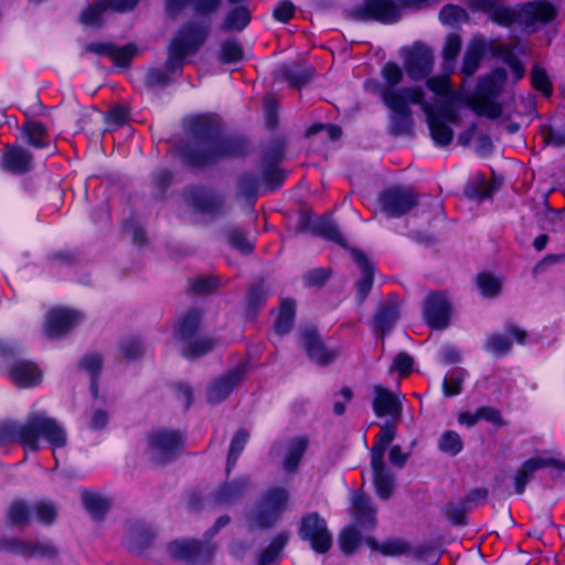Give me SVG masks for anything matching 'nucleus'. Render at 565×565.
I'll use <instances>...</instances> for the list:
<instances>
[{"instance_id": "19", "label": "nucleus", "mask_w": 565, "mask_h": 565, "mask_svg": "<svg viewBox=\"0 0 565 565\" xmlns=\"http://www.w3.org/2000/svg\"><path fill=\"white\" fill-rule=\"evenodd\" d=\"M450 301L444 294H430L424 305V318L433 329H445L450 319Z\"/></svg>"}, {"instance_id": "21", "label": "nucleus", "mask_w": 565, "mask_h": 565, "mask_svg": "<svg viewBox=\"0 0 565 565\" xmlns=\"http://www.w3.org/2000/svg\"><path fill=\"white\" fill-rule=\"evenodd\" d=\"M546 467H557L565 470V463L546 457H533L522 463L514 476V487L518 494H522L534 473Z\"/></svg>"}, {"instance_id": "20", "label": "nucleus", "mask_w": 565, "mask_h": 565, "mask_svg": "<svg viewBox=\"0 0 565 565\" xmlns=\"http://www.w3.org/2000/svg\"><path fill=\"white\" fill-rule=\"evenodd\" d=\"M385 106L390 109V131L394 135H405L412 129V110L409 105L413 104L409 98L394 99L386 95Z\"/></svg>"}, {"instance_id": "32", "label": "nucleus", "mask_w": 565, "mask_h": 565, "mask_svg": "<svg viewBox=\"0 0 565 565\" xmlns=\"http://www.w3.org/2000/svg\"><path fill=\"white\" fill-rule=\"evenodd\" d=\"M10 550L14 553L22 554L25 556L49 557L55 553L54 546L49 542H14L10 546Z\"/></svg>"}, {"instance_id": "39", "label": "nucleus", "mask_w": 565, "mask_h": 565, "mask_svg": "<svg viewBox=\"0 0 565 565\" xmlns=\"http://www.w3.org/2000/svg\"><path fill=\"white\" fill-rule=\"evenodd\" d=\"M462 447L460 435L454 430L443 433L438 441V449L449 456H456L462 450Z\"/></svg>"}, {"instance_id": "25", "label": "nucleus", "mask_w": 565, "mask_h": 565, "mask_svg": "<svg viewBox=\"0 0 565 565\" xmlns=\"http://www.w3.org/2000/svg\"><path fill=\"white\" fill-rule=\"evenodd\" d=\"M487 49V41L481 35H473L471 38L467 45L461 65V72L466 76H471L477 72Z\"/></svg>"}, {"instance_id": "57", "label": "nucleus", "mask_w": 565, "mask_h": 565, "mask_svg": "<svg viewBox=\"0 0 565 565\" xmlns=\"http://www.w3.org/2000/svg\"><path fill=\"white\" fill-rule=\"evenodd\" d=\"M393 367L402 375L407 374L413 367V359L406 353H399L394 359Z\"/></svg>"}, {"instance_id": "10", "label": "nucleus", "mask_w": 565, "mask_h": 565, "mask_svg": "<svg viewBox=\"0 0 565 565\" xmlns=\"http://www.w3.org/2000/svg\"><path fill=\"white\" fill-rule=\"evenodd\" d=\"M289 493L285 488H269L260 497L257 505L248 515V523L254 529L273 526L287 510Z\"/></svg>"}, {"instance_id": "45", "label": "nucleus", "mask_w": 565, "mask_h": 565, "mask_svg": "<svg viewBox=\"0 0 565 565\" xmlns=\"http://www.w3.org/2000/svg\"><path fill=\"white\" fill-rule=\"evenodd\" d=\"M218 56L223 63H235L242 60L243 49L237 41L227 40L221 44Z\"/></svg>"}, {"instance_id": "60", "label": "nucleus", "mask_w": 565, "mask_h": 565, "mask_svg": "<svg viewBox=\"0 0 565 565\" xmlns=\"http://www.w3.org/2000/svg\"><path fill=\"white\" fill-rule=\"evenodd\" d=\"M108 423V414L100 408H95L89 418V427L92 429H102Z\"/></svg>"}, {"instance_id": "1", "label": "nucleus", "mask_w": 565, "mask_h": 565, "mask_svg": "<svg viewBox=\"0 0 565 565\" xmlns=\"http://www.w3.org/2000/svg\"><path fill=\"white\" fill-rule=\"evenodd\" d=\"M507 77L503 68H495L479 81L476 92L467 95L462 90L454 89L448 75L430 76L426 79V87L434 96L427 99L420 87L398 88L403 70L398 64L388 62L381 70L382 82H367V86L374 85L373 89L381 96L383 103L386 95H390L394 99L409 98L412 103L419 105L426 116L433 141L439 147H446L454 138L450 125H458L460 120L458 104H463L477 115L491 119L502 115V107L495 98L501 93Z\"/></svg>"}, {"instance_id": "37", "label": "nucleus", "mask_w": 565, "mask_h": 565, "mask_svg": "<svg viewBox=\"0 0 565 565\" xmlns=\"http://www.w3.org/2000/svg\"><path fill=\"white\" fill-rule=\"evenodd\" d=\"M24 136L28 143L35 148H45L50 143L44 125L38 121H30L24 126Z\"/></svg>"}, {"instance_id": "24", "label": "nucleus", "mask_w": 565, "mask_h": 565, "mask_svg": "<svg viewBox=\"0 0 565 565\" xmlns=\"http://www.w3.org/2000/svg\"><path fill=\"white\" fill-rule=\"evenodd\" d=\"M373 398V411L377 417H398L402 412L398 395L390 392L382 385H375Z\"/></svg>"}, {"instance_id": "2", "label": "nucleus", "mask_w": 565, "mask_h": 565, "mask_svg": "<svg viewBox=\"0 0 565 565\" xmlns=\"http://www.w3.org/2000/svg\"><path fill=\"white\" fill-rule=\"evenodd\" d=\"M43 438L54 450L66 445L64 427L44 413L32 415L24 424L10 423L0 427V441H18L26 450L38 451Z\"/></svg>"}, {"instance_id": "6", "label": "nucleus", "mask_w": 565, "mask_h": 565, "mask_svg": "<svg viewBox=\"0 0 565 565\" xmlns=\"http://www.w3.org/2000/svg\"><path fill=\"white\" fill-rule=\"evenodd\" d=\"M230 523L227 515L220 516L214 525L204 533V540L180 539L168 544L169 555L193 565H205L215 553L216 546L211 542L214 535Z\"/></svg>"}, {"instance_id": "54", "label": "nucleus", "mask_w": 565, "mask_h": 565, "mask_svg": "<svg viewBox=\"0 0 565 565\" xmlns=\"http://www.w3.org/2000/svg\"><path fill=\"white\" fill-rule=\"evenodd\" d=\"M296 12V8L292 2H278L273 9V17L275 20L281 23H287Z\"/></svg>"}, {"instance_id": "53", "label": "nucleus", "mask_w": 565, "mask_h": 565, "mask_svg": "<svg viewBox=\"0 0 565 565\" xmlns=\"http://www.w3.org/2000/svg\"><path fill=\"white\" fill-rule=\"evenodd\" d=\"M445 513L451 523L459 525L465 523L466 507L465 503H449L445 508Z\"/></svg>"}, {"instance_id": "56", "label": "nucleus", "mask_w": 565, "mask_h": 565, "mask_svg": "<svg viewBox=\"0 0 565 565\" xmlns=\"http://www.w3.org/2000/svg\"><path fill=\"white\" fill-rule=\"evenodd\" d=\"M231 245L243 252L248 253L252 249L250 243L247 241V238L244 236V234L239 231H234L228 236Z\"/></svg>"}, {"instance_id": "33", "label": "nucleus", "mask_w": 565, "mask_h": 565, "mask_svg": "<svg viewBox=\"0 0 565 565\" xmlns=\"http://www.w3.org/2000/svg\"><path fill=\"white\" fill-rule=\"evenodd\" d=\"M249 21V10L243 6H237L226 13L222 29L230 32L242 31Z\"/></svg>"}, {"instance_id": "22", "label": "nucleus", "mask_w": 565, "mask_h": 565, "mask_svg": "<svg viewBox=\"0 0 565 565\" xmlns=\"http://www.w3.org/2000/svg\"><path fill=\"white\" fill-rule=\"evenodd\" d=\"M299 342L309 359L316 363L327 364L337 355V351L326 347L313 329L303 330L300 333Z\"/></svg>"}, {"instance_id": "35", "label": "nucleus", "mask_w": 565, "mask_h": 565, "mask_svg": "<svg viewBox=\"0 0 565 565\" xmlns=\"http://www.w3.org/2000/svg\"><path fill=\"white\" fill-rule=\"evenodd\" d=\"M294 318L295 302L290 299L282 300L274 327L275 332L280 335L288 333L292 328Z\"/></svg>"}, {"instance_id": "7", "label": "nucleus", "mask_w": 565, "mask_h": 565, "mask_svg": "<svg viewBox=\"0 0 565 565\" xmlns=\"http://www.w3.org/2000/svg\"><path fill=\"white\" fill-rule=\"evenodd\" d=\"M424 2H351L345 10L355 21L397 22L403 17L423 9Z\"/></svg>"}, {"instance_id": "40", "label": "nucleus", "mask_w": 565, "mask_h": 565, "mask_svg": "<svg viewBox=\"0 0 565 565\" xmlns=\"http://www.w3.org/2000/svg\"><path fill=\"white\" fill-rule=\"evenodd\" d=\"M289 541V534L287 532H281L277 534L270 542L269 546L265 548L260 554V564H268L274 562L282 548Z\"/></svg>"}, {"instance_id": "46", "label": "nucleus", "mask_w": 565, "mask_h": 565, "mask_svg": "<svg viewBox=\"0 0 565 565\" xmlns=\"http://www.w3.org/2000/svg\"><path fill=\"white\" fill-rule=\"evenodd\" d=\"M361 542L360 533L352 526L344 529L339 537V545L344 554H352Z\"/></svg>"}, {"instance_id": "44", "label": "nucleus", "mask_w": 565, "mask_h": 565, "mask_svg": "<svg viewBox=\"0 0 565 565\" xmlns=\"http://www.w3.org/2000/svg\"><path fill=\"white\" fill-rule=\"evenodd\" d=\"M248 440V434L244 429H239L233 437L227 456L226 470L230 472L235 466L241 452Z\"/></svg>"}, {"instance_id": "34", "label": "nucleus", "mask_w": 565, "mask_h": 565, "mask_svg": "<svg viewBox=\"0 0 565 565\" xmlns=\"http://www.w3.org/2000/svg\"><path fill=\"white\" fill-rule=\"evenodd\" d=\"M461 50V39L458 34H449L446 38L443 47V70L446 73H451L456 65V60Z\"/></svg>"}, {"instance_id": "4", "label": "nucleus", "mask_w": 565, "mask_h": 565, "mask_svg": "<svg viewBox=\"0 0 565 565\" xmlns=\"http://www.w3.org/2000/svg\"><path fill=\"white\" fill-rule=\"evenodd\" d=\"M473 10L487 11L498 24L518 25L525 31H534L536 23H544L555 17L552 2H525L519 12L504 7L502 2H472Z\"/></svg>"}, {"instance_id": "31", "label": "nucleus", "mask_w": 565, "mask_h": 565, "mask_svg": "<svg viewBox=\"0 0 565 565\" xmlns=\"http://www.w3.org/2000/svg\"><path fill=\"white\" fill-rule=\"evenodd\" d=\"M352 256L362 270V278L358 281L356 286L361 299H364L373 285V267L363 253L354 249L352 250Z\"/></svg>"}, {"instance_id": "61", "label": "nucleus", "mask_w": 565, "mask_h": 565, "mask_svg": "<svg viewBox=\"0 0 565 565\" xmlns=\"http://www.w3.org/2000/svg\"><path fill=\"white\" fill-rule=\"evenodd\" d=\"M139 540H142L145 542H148L150 540L149 533L142 527H136L131 532L127 544L131 550L139 551L140 550L139 544H138Z\"/></svg>"}, {"instance_id": "59", "label": "nucleus", "mask_w": 565, "mask_h": 565, "mask_svg": "<svg viewBox=\"0 0 565 565\" xmlns=\"http://www.w3.org/2000/svg\"><path fill=\"white\" fill-rule=\"evenodd\" d=\"M324 131L331 140H337L341 136V129L335 125H315L309 128L308 134L313 135Z\"/></svg>"}, {"instance_id": "51", "label": "nucleus", "mask_w": 565, "mask_h": 565, "mask_svg": "<svg viewBox=\"0 0 565 565\" xmlns=\"http://www.w3.org/2000/svg\"><path fill=\"white\" fill-rule=\"evenodd\" d=\"M35 518L42 523H51L56 516L55 507L47 501H39L32 509Z\"/></svg>"}, {"instance_id": "5", "label": "nucleus", "mask_w": 565, "mask_h": 565, "mask_svg": "<svg viewBox=\"0 0 565 565\" xmlns=\"http://www.w3.org/2000/svg\"><path fill=\"white\" fill-rule=\"evenodd\" d=\"M192 129L200 139L198 149H185L183 159L191 166H202L216 160L222 156L232 154L228 142L214 136L212 119L207 116H199L192 119Z\"/></svg>"}, {"instance_id": "49", "label": "nucleus", "mask_w": 565, "mask_h": 565, "mask_svg": "<svg viewBox=\"0 0 565 565\" xmlns=\"http://www.w3.org/2000/svg\"><path fill=\"white\" fill-rule=\"evenodd\" d=\"M398 318V309L397 307H387L381 309L375 317V326L382 332H385L391 329L394 322Z\"/></svg>"}, {"instance_id": "8", "label": "nucleus", "mask_w": 565, "mask_h": 565, "mask_svg": "<svg viewBox=\"0 0 565 565\" xmlns=\"http://www.w3.org/2000/svg\"><path fill=\"white\" fill-rule=\"evenodd\" d=\"M200 321V312L191 310L180 320L174 331L180 350L188 359L200 358L212 351L217 344L214 338L198 334Z\"/></svg>"}, {"instance_id": "26", "label": "nucleus", "mask_w": 565, "mask_h": 565, "mask_svg": "<svg viewBox=\"0 0 565 565\" xmlns=\"http://www.w3.org/2000/svg\"><path fill=\"white\" fill-rule=\"evenodd\" d=\"M525 331L519 328H511L507 334H492L488 337L484 348L488 352L494 355H503L509 352L511 348V338L518 343H522L525 339Z\"/></svg>"}, {"instance_id": "63", "label": "nucleus", "mask_w": 565, "mask_h": 565, "mask_svg": "<svg viewBox=\"0 0 565 565\" xmlns=\"http://www.w3.org/2000/svg\"><path fill=\"white\" fill-rule=\"evenodd\" d=\"M479 417L480 419H484L495 425L501 424L500 413L491 407H480L479 408Z\"/></svg>"}, {"instance_id": "16", "label": "nucleus", "mask_w": 565, "mask_h": 565, "mask_svg": "<svg viewBox=\"0 0 565 565\" xmlns=\"http://www.w3.org/2000/svg\"><path fill=\"white\" fill-rule=\"evenodd\" d=\"M434 67V54L430 49L415 44L404 52V68L407 75L419 81L427 77Z\"/></svg>"}, {"instance_id": "17", "label": "nucleus", "mask_w": 565, "mask_h": 565, "mask_svg": "<svg viewBox=\"0 0 565 565\" xmlns=\"http://www.w3.org/2000/svg\"><path fill=\"white\" fill-rule=\"evenodd\" d=\"M135 4L136 2H93L82 12L79 21L86 28H98L113 13L132 11Z\"/></svg>"}, {"instance_id": "9", "label": "nucleus", "mask_w": 565, "mask_h": 565, "mask_svg": "<svg viewBox=\"0 0 565 565\" xmlns=\"http://www.w3.org/2000/svg\"><path fill=\"white\" fill-rule=\"evenodd\" d=\"M394 438V426L391 424H384L381 427V430L376 436L375 444L372 448L371 466L373 471V483L376 494L383 500L390 498L394 487L393 476L384 467L383 463L386 448Z\"/></svg>"}, {"instance_id": "41", "label": "nucleus", "mask_w": 565, "mask_h": 565, "mask_svg": "<svg viewBox=\"0 0 565 565\" xmlns=\"http://www.w3.org/2000/svg\"><path fill=\"white\" fill-rule=\"evenodd\" d=\"M439 19L443 24L456 26L468 20L466 11L457 4L448 3L439 12Z\"/></svg>"}, {"instance_id": "64", "label": "nucleus", "mask_w": 565, "mask_h": 565, "mask_svg": "<svg viewBox=\"0 0 565 565\" xmlns=\"http://www.w3.org/2000/svg\"><path fill=\"white\" fill-rule=\"evenodd\" d=\"M340 396L342 397V401H335L333 406L337 415H342L344 413L345 403L351 401L353 394L349 387H343L340 392Z\"/></svg>"}, {"instance_id": "58", "label": "nucleus", "mask_w": 565, "mask_h": 565, "mask_svg": "<svg viewBox=\"0 0 565 565\" xmlns=\"http://www.w3.org/2000/svg\"><path fill=\"white\" fill-rule=\"evenodd\" d=\"M265 119L269 128H274L277 122V105L273 97L265 100Z\"/></svg>"}, {"instance_id": "36", "label": "nucleus", "mask_w": 565, "mask_h": 565, "mask_svg": "<svg viewBox=\"0 0 565 565\" xmlns=\"http://www.w3.org/2000/svg\"><path fill=\"white\" fill-rule=\"evenodd\" d=\"M249 481L242 478L236 481L225 483L216 493L215 500L220 503H231L238 499L247 489Z\"/></svg>"}, {"instance_id": "15", "label": "nucleus", "mask_w": 565, "mask_h": 565, "mask_svg": "<svg viewBox=\"0 0 565 565\" xmlns=\"http://www.w3.org/2000/svg\"><path fill=\"white\" fill-rule=\"evenodd\" d=\"M82 313L71 308H53L45 318L44 333L50 339H58L82 321Z\"/></svg>"}, {"instance_id": "12", "label": "nucleus", "mask_w": 565, "mask_h": 565, "mask_svg": "<svg viewBox=\"0 0 565 565\" xmlns=\"http://www.w3.org/2000/svg\"><path fill=\"white\" fill-rule=\"evenodd\" d=\"M183 437L179 431L170 429L153 430L148 436V452L156 462L171 459L182 447Z\"/></svg>"}, {"instance_id": "50", "label": "nucleus", "mask_w": 565, "mask_h": 565, "mask_svg": "<svg viewBox=\"0 0 565 565\" xmlns=\"http://www.w3.org/2000/svg\"><path fill=\"white\" fill-rule=\"evenodd\" d=\"M8 518L12 524L22 525L30 519V509L23 502H14L9 508Z\"/></svg>"}, {"instance_id": "3", "label": "nucleus", "mask_w": 565, "mask_h": 565, "mask_svg": "<svg viewBox=\"0 0 565 565\" xmlns=\"http://www.w3.org/2000/svg\"><path fill=\"white\" fill-rule=\"evenodd\" d=\"M216 3L195 2V20L185 24L170 43L169 55L166 62L168 72L180 70L184 64L185 57L195 53L205 42L211 24L206 15L215 11Z\"/></svg>"}, {"instance_id": "38", "label": "nucleus", "mask_w": 565, "mask_h": 565, "mask_svg": "<svg viewBox=\"0 0 565 565\" xmlns=\"http://www.w3.org/2000/svg\"><path fill=\"white\" fill-rule=\"evenodd\" d=\"M83 503L88 513L94 518H100L108 509V500L96 492H83Z\"/></svg>"}, {"instance_id": "47", "label": "nucleus", "mask_w": 565, "mask_h": 565, "mask_svg": "<svg viewBox=\"0 0 565 565\" xmlns=\"http://www.w3.org/2000/svg\"><path fill=\"white\" fill-rule=\"evenodd\" d=\"M465 373L461 370H454L449 372L443 382V391L445 396L458 395L461 391Z\"/></svg>"}, {"instance_id": "29", "label": "nucleus", "mask_w": 565, "mask_h": 565, "mask_svg": "<svg viewBox=\"0 0 565 565\" xmlns=\"http://www.w3.org/2000/svg\"><path fill=\"white\" fill-rule=\"evenodd\" d=\"M307 447L308 439L305 436H297L287 443L286 452L282 460V468L286 472L290 473L297 469L301 457L307 450Z\"/></svg>"}, {"instance_id": "11", "label": "nucleus", "mask_w": 565, "mask_h": 565, "mask_svg": "<svg viewBox=\"0 0 565 565\" xmlns=\"http://www.w3.org/2000/svg\"><path fill=\"white\" fill-rule=\"evenodd\" d=\"M0 360L2 371L17 385L29 387L41 382L42 373L39 366L30 360L20 358L18 352L7 344H0Z\"/></svg>"}, {"instance_id": "43", "label": "nucleus", "mask_w": 565, "mask_h": 565, "mask_svg": "<svg viewBox=\"0 0 565 565\" xmlns=\"http://www.w3.org/2000/svg\"><path fill=\"white\" fill-rule=\"evenodd\" d=\"M477 286L483 297H494L499 294L502 282L492 274L481 273L477 276Z\"/></svg>"}, {"instance_id": "23", "label": "nucleus", "mask_w": 565, "mask_h": 565, "mask_svg": "<svg viewBox=\"0 0 565 565\" xmlns=\"http://www.w3.org/2000/svg\"><path fill=\"white\" fill-rule=\"evenodd\" d=\"M244 375L243 367H237L220 379L215 380L207 387L206 397L211 404H217L226 398L231 392L241 383Z\"/></svg>"}, {"instance_id": "30", "label": "nucleus", "mask_w": 565, "mask_h": 565, "mask_svg": "<svg viewBox=\"0 0 565 565\" xmlns=\"http://www.w3.org/2000/svg\"><path fill=\"white\" fill-rule=\"evenodd\" d=\"M351 510L354 520L363 525H374L375 522V510L372 507L370 500L364 494L356 492L352 495Z\"/></svg>"}, {"instance_id": "62", "label": "nucleus", "mask_w": 565, "mask_h": 565, "mask_svg": "<svg viewBox=\"0 0 565 565\" xmlns=\"http://www.w3.org/2000/svg\"><path fill=\"white\" fill-rule=\"evenodd\" d=\"M217 286V280L213 277L209 278H200L194 281L193 289L196 292H210L214 290Z\"/></svg>"}, {"instance_id": "14", "label": "nucleus", "mask_w": 565, "mask_h": 565, "mask_svg": "<svg viewBox=\"0 0 565 565\" xmlns=\"http://www.w3.org/2000/svg\"><path fill=\"white\" fill-rule=\"evenodd\" d=\"M185 200L195 213L206 216L214 217L226 211L224 196L213 191L190 189L185 193Z\"/></svg>"}, {"instance_id": "48", "label": "nucleus", "mask_w": 565, "mask_h": 565, "mask_svg": "<svg viewBox=\"0 0 565 565\" xmlns=\"http://www.w3.org/2000/svg\"><path fill=\"white\" fill-rule=\"evenodd\" d=\"M531 82L535 89L540 90L544 95H550L552 85L546 71L540 66L534 65L531 71Z\"/></svg>"}, {"instance_id": "28", "label": "nucleus", "mask_w": 565, "mask_h": 565, "mask_svg": "<svg viewBox=\"0 0 565 565\" xmlns=\"http://www.w3.org/2000/svg\"><path fill=\"white\" fill-rule=\"evenodd\" d=\"M87 49L98 54H107L113 62L120 67H126L136 53V47L131 44L115 47L111 45L93 43L89 44Z\"/></svg>"}, {"instance_id": "52", "label": "nucleus", "mask_w": 565, "mask_h": 565, "mask_svg": "<svg viewBox=\"0 0 565 565\" xmlns=\"http://www.w3.org/2000/svg\"><path fill=\"white\" fill-rule=\"evenodd\" d=\"M82 366L87 370L92 375V393L95 397H97V387L95 383V375L99 371L102 366V358L98 354H88L82 361Z\"/></svg>"}, {"instance_id": "18", "label": "nucleus", "mask_w": 565, "mask_h": 565, "mask_svg": "<svg viewBox=\"0 0 565 565\" xmlns=\"http://www.w3.org/2000/svg\"><path fill=\"white\" fill-rule=\"evenodd\" d=\"M380 203L390 217H399L416 205V196L409 190L391 188L381 193Z\"/></svg>"}, {"instance_id": "55", "label": "nucleus", "mask_w": 565, "mask_h": 565, "mask_svg": "<svg viewBox=\"0 0 565 565\" xmlns=\"http://www.w3.org/2000/svg\"><path fill=\"white\" fill-rule=\"evenodd\" d=\"M316 230L319 232L322 236L340 242L341 241V234L339 233L335 224L331 222L330 220H321L316 224Z\"/></svg>"}, {"instance_id": "42", "label": "nucleus", "mask_w": 565, "mask_h": 565, "mask_svg": "<svg viewBox=\"0 0 565 565\" xmlns=\"http://www.w3.org/2000/svg\"><path fill=\"white\" fill-rule=\"evenodd\" d=\"M367 545L372 550L379 551L386 556H397L404 554L407 551L406 543L401 540H391L383 543H377L374 539H367Z\"/></svg>"}, {"instance_id": "13", "label": "nucleus", "mask_w": 565, "mask_h": 565, "mask_svg": "<svg viewBox=\"0 0 565 565\" xmlns=\"http://www.w3.org/2000/svg\"><path fill=\"white\" fill-rule=\"evenodd\" d=\"M299 535L302 540L308 541L317 553H326L332 545V535L327 523L317 513H310L302 519Z\"/></svg>"}, {"instance_id": "27", "label": "nucleus", "mask_w": 565, "mask_h": 565, "mask_svg": "<svg viewBox=\"0 0 565 565\" xmlns=\"http://www.w3.org/2000/svg\"><path fill=\"white\" fill-rule=\"evenodd\" d=\"M31 154L19 147L9 148L2 157V167L15 174L26 172L31 167Z\"/></svg>"}]
</instances>
